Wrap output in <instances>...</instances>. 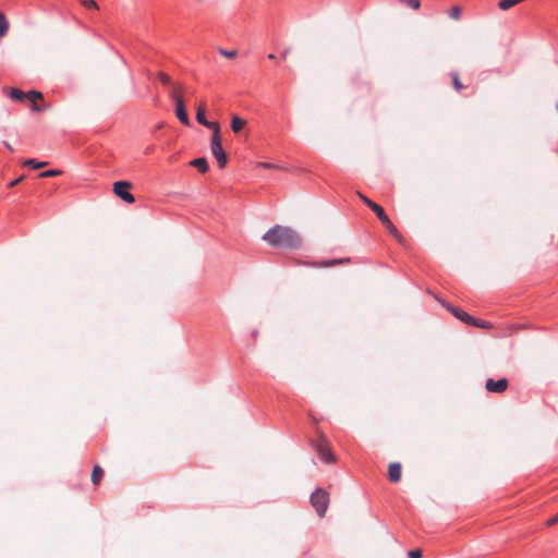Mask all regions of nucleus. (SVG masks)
<instances>
[{
	"label": "nucleus",
	"instance_id": "obj_1",
	"mask_svg": "<svg viewBox=\"0 0 558 558\" xmlns=\"http://www.w3.org/2000/svg\"><path fill=\"white\" fill-rule=\"evenodd\" d=\"M263 240L274 247L295 250L301 246V238L290 227L276 225L270 228L264 235Z\"/></svg>",
	"mask_w": 558,
	"mask_h": 558
},
{
	"label": "nucleus",
	"instance_id": "obj_2",
	"mask_svg": "<svg viewBox=\"0 0 558 558\" xmlns=\"http://www.w3.org/2000/svg\"><path fill=\"white\" fill-rule=\"evenodd\" d=\"M318 438L316 441L313 442V447L316 450L317 454L324 461L325 463H332L336 461V457L332 453L330 446L328 444V440L326 436L318 430L317 432Z\"/></svg>",
	"mask_w": 558,
	"mask_h": 558
},
{
	"label": "nucleus",
	"instance_id": "obj_3",
	"mask_svg": "<svg viewBox=\"0 0 558 558\" xmlns=\"http://www.w3.org/2000/svg\"><path fill=\"white\" fill-rule=\"evenodd\" d=\"M210 149L217 159L219 167L223 168L227 163V155L221 145L220 129L213 132Z\"/></svg>",
	"mask_w": 558,
	"mask_h": 558
},
{
	"label": "nucleus",
	"instance_id": "obj_4",
	"mask_svg": "<svg viewBox=\"0 0 558 558\" xmlns=\"http://www.w3.org/2000/svg\"><path fill=\"white\" fill-rule=\"evenodd\" d=\"M311 504L317 511L318 515L324 517L329 504L328 493L322 488L316 489L311 496Z\"/></svg>",
	"mask_w": 558,
	"mask_h": 558
},
{
	"label": "nucleus",
	"instance_id": "obj_5",
	"mask_svg": "<svg viewBox=\"0 0 558 558\" xmlns=\"http://www.w3.org/2000/svg\"><path fill=\"white\" fill-rule=\"evenodd\" d=\"M377 216V218L380 220V222L385 226L387 231L399 242L403 241L402 235L399 233L396 226L392 223V221L389 219L387 214L385 213L384 208L380 206L374 211Z\"/></svg>",
	"mask_w": 558,
	"mask_h": 558
},
{
	"label": "nucleus",
	"instance_id": "obj_6",
	"mask_svg": "<svg viewBox=\"0 0 558 558\" xmlns=\"http://www.w3.org/2000/svg\"><path fill=\"white\" fill-rule=\"evenodd\" d=\"M132 184L129 181H118L113 184V192L124 202L132 204L135 202L134 196L129 192Z\"/></svg>",
	"mask_w": 558,
	"mask_h": 558
},
{
	"label": "nucleus",
	"instance_id": "obj_7",
	"mask_svg": "<svg viewBox=\"0 0 558 558\" xmlns=\"http://www.w3.org/2000/svg\"><path fill=\"white\" fill-rule=\"evenodd\" d=\"M508 380L506 378H500L495 380L493 378H488L485 383V389L492 393H502L508 388Z\"/></svg>",
	"mask_w": 558,
	"mask_h": 558
},
{
	"label": "nucleus",
	"instance_id": "obj_8",
	"mask_svg": "<svg viewBox=\"0 0 558 558\" xmlns=\"http://www.w3.org/2000/svg\"><path fill=\"white\" fill-rule=\"evenodd\" d=\"M441 305L447 308L454 317H457L458 319H460L461 322L465 323V324H470V323H474L473 322V317L468 314L466 312L462 311V310H459L457 307H453L452 305H450L449 303H447L446 301H440Z\"/></svg>",
	"mask_w": 558,
	"mask_h": 558
},
{
	"label": "nucleus",
	"instance_id": "obj_9",
	"mask_svg": "<svg viewBox=\"0 0 558 558\" xmlns=\"http://www.w3.org/2000/svg\"><path fill=\"white\" fill-rule=\"evenodd\" d=\"M25 99L32 104V110L36 112L44 111L48 107L46 105L39 106L38 100H43V94L37 90H29L26 93Z\"/></svg>",
	"mask_w": 558,
	"mask_h": 558
},
{
	"label": "nucleus",
	"instance_id": "obj_10",
	"mask_svg": "<svg viewBox=\"0 0 558 558\" xmlns=\"http://www.w3.org/2000/svg\"><path fill=\"white\" fill-rule=\"evenodd\" d=\"M196 120L199 124L210 129L213 132L216 131V130H219L220 126L217 122H210L206 119V116H205V106L204 105H199L197 107V110H196Z\"/></svg>",
	"mask_w": 558,
	"mask_h": 558
},
{
	"label": "nucleus",
	"instance_id": "obj_11",
	"mask_svg": "<svg viewBox=\"0 0 558 558\" xmlns=\"http://www.w3.org/2000/svg\"><path fill=\"white\" fill-rule=\"evenodd\" d=\"M388 478L392 483H398L401 480V464L392 462L388 466Z\"/></svg>",
	"mask_w": 558,
	"mask_h": 558
},
{
	"label": "nucleus",
	"instance_id": "obj_12",
	"mask_svg": "<svg viewBox=\"0 0 558 558\" xmlns=\"http://www.w3.org/2000/svg\"><path fill=\"white\" fill-rule=\"evenodd\" d=\"M175 114L181 123L184 125H190L191 122L185 110L184 101H178V104H175Z\"/></svg>",
	"mask_w": 558,
	"mask_h": 558
},
{
	"label": "nucleus",
	"instance_id": "obj_13",
	"mask_svg": "<svg viewBox=\"0 0 558 558\" xmlns=\"http://www.w3.org/2000/svg\"><path fill=\"white\" fill-rule=\"evenodd\" d=\"M191 166L197 168L202 173H205L208 170V162L204 157L192 160Z\"/></svg>",
	"mask_w": 558,
	"mask_h": 558
},
{
	"label": "nucleus",
	"instance_id": "obj_14",
	"mask_svg": "<svg viewBox=\"0 0 558 558\" xmlns=\"http://www.w3.org/2000/svg\"><path fill=\"white\" fill-rule=\"evenodd\" d=\"M246 125V121L240 117H233L231 121V129L234 133H239Z\"/></svg>",
	"mask_w": 558,
	"mask_h": 558
},
{
	"label": "nucleus",
	"instance_id": "obj_15",
	"mask_svg": "<svg viewBox=\"0 0 558 558\" xmlns=\"http://www.w3.org/2000/svg\"><path fill=\"white\" fill-rule=\"evenodd\" d=\"M349 262V258L330 259L326 262L315 263L316 267H332Z\"/></svg>",
	"mask_w": 558,
	"mask_h": 558
},
{
	"label": "nucleus",
	"instance_id": "obj_16",
	"mask_svg": "<svg viewBox=\"0 0 558 558\" xmlns=\"http://www.w3.org/2000/svg\"><path fill=\"white\" fill-rule=\"evenodd\" d=\"M523 1L524 0H500L498 3V8L502 11H507Z\"/></svg>",
	"mask_w": 558,
	"mask_h": 558
},
{
	"label": "nucleus",
	"instance_id": "obj_17",
	"mask_svg": "<svg viewBox=\"0 0 558 558\" xmlns=\"http://www.w3.org/2000/svg\"><path fill=\"white\" fill-rule=\"evenodd\" d=\"M104 476V470L99 465H95L92 472V482L98 485Z\"/></svg>",
	"mask_w": 558,
	"mask_h": 558
},
{
	"label": "nucleus",
	"instance_id": "obj_18",
	"mask_svg": "<svg viewBox=\"0 0 558 558\" xmlns=\"http://www.w3.org/2000/svg\"><path fill=\"white\" fill-rule=\"evenodd\" d=\"M170 96L175 101V104H178V101H183V97L181 94V86L173 84L171 86Z\"/></svg>",
	"mask_w": 558,
	"mask_h": 558
},
{
	"label": "nucleus",
	"instance_id": "obj_19",
	"mask_svg": "<svg viewBox=\"0 0 558 558\" xmlns=\"http://www.w3.org/2000/svg\"><path fill=\"white\" fill-rule=\"evenodd\" d=\"M9 29V22L5 15L0 12V38L5 36Z\"/></svg>",
	"mask_w": 558,
	"mask_h": 558
},
{
	"label": "nucleus",
	"instance_id": "obj_20",
	"mask_svg": "<svg viewBox=\"0 0 558 558\" xmlns=\"http://www.w3.org/2000/svg\"><path fill=\"white\" fill-rule=\"evenodd\" d=\"M9 95L13 100L23 101L25 100L26 93L17 88H11Z\"/></svg>",
	"mask_w": 558,
	"mask_h": 558
},
{
	"label": "nucleus",
	"instance_id": "obj_21",
	"mask_svg": "<svg viewBox=\"0 0 558 558\" xmlns=\"http://www.w3.org/2000/svg\"><path fill=\"white\" fill-rule=\"evenodd\" d=\"M47 165H48V162L37 161L35 159H26L23 162V166H29L34 169H41V168L46 167Z\"/></svg>",
	"mask_w": 558,
	"mask_h": 558
},
{
	"label": "nucleus",
	"instance_id": "obj_22",
	"mask_svg": "<svg viewBox=\"0 0 558 558\" xmlns=\"http://www.w3.org/2000/svg\"><path fill=\"white\" fill-rule=\"evenodd\" d=\"M359 197L363 201V203L368 206L373 211H375L377 208H379L380 206L376 203H374L373 201H371L368 197H366L364 194L362 193H357Z\"/></svg>",
	"mask_w": 558,
	"mask_h": 558
},
{
	"label": "nucleus",
	"instance_id": "obj_23",
	"mask_svg": "<svg viewBox=\"0 0 558 558\" xmlns=\"http://www.w3.org/2000/svg\"><path fill=\"white\" fill-rule=\"evenodd\" d=\"M474 323H470L469 325L482 328V329H489L492 328V324L487 320H480L473 317Z\"/></svg>",
	"mask_w": 558,
	"mask_h": 558
},
{
	"label": "nucleus",
	"instance_id": "obj_24",
	"mask_svg": "<svg viewBox=\"0 0 558 558\" xmlns=\"http://www.w3.org/2000/svg\"><path fill=\"white\" fill-rule=\"evenodd\" d=\"M461 12H462V9L461 7L459 5H454L451 8V10L449 11V16L454 20V21H459L460 17H461Z\"/></svg>",
	"mask_w": 558,
	"mask_h": 558
},
{
	"label": "nucleus",
	"instance_id": "obj_25",
	"mask_svg": "<svg viewBox=\"0 0 558 558\" xmlns=\"http://www.w3.org/2000/svg\"><path fill=\"white\" fill-rule=\"evenodd\" d=\"M218 52L222 57L228 58V59H234L238 56V51L236 50H227L225 48H218Z\"/></svg>",
	"mask_w": 558,
	"mask_h": 558
},
{
	"label": "nucleus",
	"instance_id": "obj_26",
	"mask_svg": "<svg viewBox=\"0 0 558 558\" xmlns=\"http://www.w3.org/2000/svg\"><path fill=\"white\" fill-rule=\"evenodd\" d=\"M451 78H452V84H453V87L457 92H460L464 88V86L462 85L461 81H460V77H459V74L458 73H452L451 74Z\"/></svg>",
	"mask_w": 558,
	"mask_h": 558
},
{
	"label": "nucleus",
	"instance_id": "obj_27",
	"mask_svg": "<svg viewBox=\"0 0 558 558\" xmlns=\"http://www.w3.org/2000/svg\"><path fill=\"white\" fill-rule=\"evenodd\" d=\"M403 5L410 7L413 10H418L421 7L420 0H400Z\"/></svg>",
	"mask_w": 558,
	"mask_h": 558
},
{
	"label": "nucleus",
	"instance_id": "obj_28",
	"mask_svg": "<svg viewBox=\"0 0 558 558\" xmlns=\"http://www.w3.org/2000/svg\"><path fill=\"white\" fill-rule=\"evenodd\" d=\"M62 173L61 170H57V169H53V170H47L45 172H41L39 174L40 178H50V177H57V175H60Z\"/></svg>",
	"mask_w": 558,
	"mask_h": 558
},
{
	"label": "nucleus",
	"instance_id": "obj_29",
	"mask_svg": "<svg viewBox=\"0 0 558 558\" xmlns=\"http://www.w3.org/2000/svg\"><path fill=\"white\" fill-rule=\"evenodd\" d=\"M158 78H159V80H160V82H161L162 84H165V85H170V86H172V85H173V83L171 82L170 76H169V75H167V74H166V73H163V72H159V73H158Z\"/></svg>",
	"mask_w": 558,
	"mask_h": 558
},
{
	"label": "nucleus",
	"instance_id": "obj_30",
	"mask_svg": "<svg viewBox=\"0 0 558 558\" xmlns=\"http://www.w3.org/2000/svg\"><path fill=\"white\" fill-rule=\"evenodd\" d=\"M82 5L88 9H98V4L95 0H82Z\"/></svg>",
	"mask_w": 558,
	"mask_h": 558
},
{
	"label": "nucleus",
	"instance_id": "obj_31",
	"mask_svg": "<svg viewBox=\"0 0 558 558\" xmlns=\"http://www.w3.org/2000/svg\"><path fill=\"white\" fill-rule=\"evenodd\" d=\"M408 556L410 558H422V550L421 549H413L408 553Z\"/></svg>",
	"mask_w": 558,
	"mask_h": 558
},
{
	"label": "nucleus",
	"instance_id": "obj_32",
	"mask_svg": "<svg viewBox=\"0 0 558 558\" xmlns=\"http://www.w3.org/2000/svg\"><path fill=\"white\" fill-rule=\"evenodd\" d=\"M558 523V513L554 515L553 518L548 519L546 522L547 526H553Z\"/></svg>",
	"mask_w": 558,
	"mask_h": 558
},
{
	"label": "nucleus",
	"instance_id": "obj_33",
	"mask_svg": "<svg viewBox=\"0 0 558 558\" xmlns=\"http://www.w3.org/2000/svg\"><path fill=\"white\" fill-rule=\"evenodd\" d=\"M23 179H24V175L17 178L16 180H14L10 183V186L13 187V186L17 185L21 181H23Z\"/></svg>",
	"mask_w": 558,
	"mask_h": 558
},
{
	"label": "nucleus",
	"instance_id": "obj_34",
	"mask_svg": "<svg viewBox=\"0 0 558 558\" xmlns=\"http://www.w3.org/2000/svg\"><path fill=\"white\" fill-rule=\"evenodd\" d=\"M259 167H262V168H266V169H270V168H272L274 166H272V165H270V163L260 162V163H259Z\"/></svg>",
	"mask_w": 558,
	"mask_h": 558
},
{
	"label": "nucleus",
	"instance_id": "obj_35",
	"mask_svg": "<svg viewBox=\"0 0 558 558\" xmlns=\"http://www.w3.org/2000/svg\"><path fill=\"white\" fill-rule=\"evenodd\" d=\"M289 51H290L289 48L284 49L282 52V58H286L288 56Z\"/></svg>",
	"mask_w": 558,
	"mask_h": 558
},
{
	"label": "nucleus",
	"instance_id": "obj_36",
	"mask_svg": "<svg viewBox=\"0 0 558 558\" xmlns=\"http://www.w3.org/2000/svg\"><path fill=\"white\" fill-rule=\"evenodd\" d=\"M275 58H276V57H275V54H274V53H269V54H268V59L274 60Z\"/></svg>",
	"mask_w": 558,
	"mask_h": 558
},
{
	"label": "nucleus",
	"instance_id": "obj_37",
	"mask_svg": "<svg viewBox=\"0 0 558 558\" xmlns=\"http://www.w3.org/2000/svg\"><path fill=\"white\" fill-rule=\"evenodd\" d=\"M5 147H7L9 150H13L12 146H11L9 143H5Z\"/></svg>",
	"mask_w": 558,
	"mask_h": 558
}]
</instances>
